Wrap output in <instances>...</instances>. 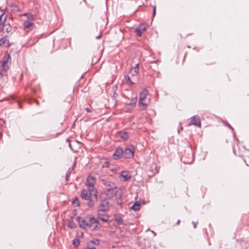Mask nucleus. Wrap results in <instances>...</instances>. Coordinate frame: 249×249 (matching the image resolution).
<instances>
[{
  "label": "nucleus",
  "mask_w": 249,
  "mask_h": 249,
  "mask_svg": "<svg viewBox=\"0 0 249 249\" xmlns=\"http://www.w3.org/2000/svg\"><path fill=\"white\" fill-rule=\"evenodd\" d=\"M96 181L95 178L89 176L86 179V185L89 188V192L92 195V201L95 199V194H97V189L94 187Z\"/></svg>",
  "instance_id": "nucleus-1"
},
{
  "label": "nucleus",
  "mask_w": 249,
  "mask_h": 249,
  "mask_svg": "<svg viewBox=\"0 0 249 249\" xmlns=\"http://www.w3.org/2000/svg\"><path fill=\"white\" fill-rule=\"evenodd\" d=\"M148 93V91L145 89H143L140 93L138 105L141 110L145 109L148 106V101L146 100Z\"/></svg>",
  "instance_id": "nucleus-2"
},
{
  "label": "nucleus",
  "mask_w": 249,
  "mask_h": 249,
  "mask_svg": "<svg viewBox=\"0 0 249 249\" xmlns=\"http://www.w3.org/2000/svg\"><path fill=\"white\" fill-rule=\"evenodd\" d=\"M88 192L89 190L87 191L85 189H83L81 192L80 196L83 199L89 200L87 204L89 207L92 208L94 206L95 202L97 200V194H95V199L92 201V198L91 197L92 195L89 193V194Z\"/></svg>",
  "instance_id": "nucleus-3"
},
{
  "label": "nucleus",
  "mask_w": 249,
  "mask_h": 249,
  "mask_svg": "<svg viewBox=\"0 0 249 249\" xmlns=\"http://www.w3.org/2000/svg\"><path fill=\"white\" fill-rule=\"evenodd\" d=\"M89 228L91 231H98L100 229V222L98 219L93 216L89 218Z\"/></svg>",
  "instance_id": "nucleus-4"
},
{
  "label": "nucleus",
  "mask_w": 249,
  "mask_h": 249,
  "mask_svg": "<svg viewBox=\"0 0 249 249\" xmlns=\"http://www.w3.org/2000/svg\"><path fill=\"white\" fill-rule=\"evenodd\" d=\"M106 192L105 193L106 195V198L110 199L114 197L117 194V188L115 187L106 188Z\"/></svg>",
  "instance_id": "nucleus-5"
},
{
  "label": "nucleus",
  "mask_w": 249,
  "mask_h": 249,
  "mask_svg": "<svg viewBox=\"0 0 249 249\" xmlns=\"http://www.w3.org/2000/svg\"><path fill=\"white\" fill-rule=\"evenodd\" d=\"M77 220L79 224V226L83 229H86L87 228H89V218L87 219H83L80 217H76Z\"/></svg>",
  "instance_id": "nucleus-6"
},
{
  "label": "nucleus",
  "mask_w": 249,
  "mask_h": 249,
  "mask_svg": "<svg viewBox=\"0 0 249 249\" xmlns=\"http://www.w3.org/2000/svg\"><path fill=\"white\" fill-rule=\"evenodd\" d=\"M194 125L197 127H201V122L200 117L198 116H194L191 118V122L188 126Z\"/></svg>",
  "instance_id": "nucleus-7"
},
{
  "label": "nucleus",
  "mask_w": 249,
  "mask_h": 249,
  "mask_svg": "<svg viewBox=\"0 0 249 249\" xmlns=\"http://www.w3.org/2000/svg\"><path fill=\"white\" fill-rule=\"evenodd\" d=\"M10 58V55L9 53H6L2 58L1 61V67L3 70L6 71L8 69V66L7 63L8 60Z\"/></svg>",
  "instance_id": "nucleus-8"
},
{
  "label": "nucleus",
  "mask_w": 249,
  "mask_h": 249,
  "mask_svg": "<svg viewBox=\"0 0 249 249\" xmlns=\"http://www.w3.org/2000/svg\"><path fill=\"white\" fill-rule=\"evenodd\" d=\"M122 156H123V149L120 147L116 148L113 155V158L115 160H117L121 158Z\"/></svg>",
  "instance_id": "nucleus-9"
},
{
  "label": "nucleus",
  "mask_w": 249,
  "mask_h": 249,
  "mask_svg": "<svg viewBox=\"0 0 249 249\" xmlns=\"http://www.w3.org/2000/svg\"><path fill=\"white\" fill-rule=\"evenodd\" d=\"M108 203L106 200L102 201L99 205L98 212H106L108 209Z\"/></svg>",
  "instance_id": "nucleus-10"
},
{
  "label": "nucleus",
  "mask_w": 249,
  "mask_h": 249,
  "mask_svg": "<svg viewBox=\"0 0 249 249\" xmlns=\"http://www.w3.org/2000/svg\"><path fill=\"white\" fill-rule=\"evenodd\" d=\"M123 156L125 158H131L134 156V152L130 148H126L123 151Z\"/></svg>",
  "instance_id": "nucleus-11"
},
{
  "label": "nucleus",
  "mask_w": 249,
  "mask_h": 249,
  "mask_svg": "<svg viewBox=\"0 0 249 249\" xmlns=\"http://www.w3.org/2000/svg\"><path fill=\"white\" fill-rule=\"evenodd\" d=\"M137 102V97L136 96L131 99V102L129 103L126 105L125 108L127 110L133 108L135 106Z\"/></svg>",
  "instance_id": "nucleus-12"
},
{
  "label": "nucleus",
  "mask_w": 249,
  "mask_h": 249,
  "mask_svg": "<svg viewBox=\"0 0 249 249\" xmlns=\"http://www.w3.org/2000/svg\"><path fill=\"white\" fill-rule=\"evenodd\" d=\"M6 19V17H4V14L0 16V31L2 32L4 30V23Z\"/></svg>",
  "instance_id": "nucleus-13"
},
{
  "label": "nucleus",
  "mask_w": 249,
  "mask_h": 249,
  "mask_svg": "<svg viewBox=\"0 0 249 249\" xmlns=\"http://www.w3.org/2000/svg\"><path fill=\"white\" fill-rule=\"evenodd\" d=\"M124 79L126 81V83L129 86H132L135 84V83L133 81L134 78L133 77L132 79L128 75H125L124 76Z\"/></svg>",
  "instance_id": "nucleus-14"
},
{
  "label": "nucleus",
  "mask_w": 249,
  "mask_h": 249,
  "mask_svg": "<svg viewBox=\"0 0 249 249\" xmlns=\"http://www.w3.org/2000/svg\"><path fill=\"white\" fill-rule=\"evenodd\" d=\"M98 218L102 221L104 222H107L109 220V216L108 215L105 213H98Z\"/></svg>",
  "instance_id": "nucleus-15"
},
{
  "label": "nucleus",
  "mask_w": 249,
  "mask_h": 249,
  "mask_svg": "<svg viewBox=\"0 0 249 249\" xmlns=\"http://www.w3.org/2000/svg\"><path fill=\"white\" fill-rule=\"evenodd\" d=\"M24 26L25 28H28L31 30L33 29L35 27V25L29 21H25L24 22Z\"/></svg>",
  "instance_id": "nucleus-16"
},
{
  "label": "nucleus",
  "mask_w": 249,
  "mask_h": 249,
  "mask_svg": "<svg viewBox=\"0 0 249 249\" xmlns=\"http://www.w3.org/2000/svg\"><path fill=\"white\" fill-rule=\"evenodd\" d=\"M101 181L102 184H104L105 186H107V187H109V188L115 187L114 183H113L110 181L107 180L106 179H102Z\"/></svg>",
  "instance_id": "nucleus-17"
},
{
  "label": "nucleus",
  "mask_w": 249,
  "mask_h": 249,
  "mask_svg": "<svg viewBox=\"0 0 249 249\" xmlns=\"http://www.w3.org/2000/svg\"><path fill=\"white\" fill-rule=\"evenodd\" d=\"M120 178H122L124 181H126L131 178V176L128 174H121L119 176Z\"/></svg>",
  "instance_id": "nucleus-18"
},
{
  "label": "nucleus",
  "mask_w": 249,
  "mask_h": 249,
  "mask_svg": "<svg viewBox=\"0 0 249 249\" xmlns=\"http://www.w3.org/2000/svg\"><path fill=\"white\" fill-rule=\"evenodd\" d=\"M23 16H25L29 20H34L35 19V16L31 14L30 13H25L23 14Z\"/></svg>",
  "instance_id": "nucleus-19"
},
{
  "label": "nucleus",
  "mask_w": 249,
  "mask_h": 249,
  "mask_svg": "<svg viewBox=\"0 0 249 249\" xmlns=\"http://www.w3.org/2000/svg\"><path fill=\"white\" fill-rule=\"evenodd\" d=\"M131 209L135 211H137L140 209V204L138 202H135L131 207Z\"/></svg>",
  "instance_id": "nucleus-20"
},
{
  "label": "nucleus",
  "mask_w": 249,
  "mask_h": 249,
  "mask_svg": "<svg viewBox=\"0 0 249 249\" xmlns=\"http://www.w3.org/2000/svg\"><path fill=\"white\" fill-rule=\"evenodd\" d=\"M119 136L121 137V138L124 140H126L128 138V134L126 132L123 133L119 132Z\"/></svg>",
  "instance_id": "nucleus-21"
},
{
  "label": "nucleus",
  "mask_w": 249,
  "mask_h": 249,
  "mask_svg": "<svg viewBox=\"0 0 249 249\" xmlns=\"http://www.w3.org/2000/svg\"><path fill=\"white\" fill-rule=\"evenodd\" d=\"M6 42H9V40L7 39V37H3L0 39V46L5 44Z\"/></svg>",
  "instance_id": "nucleus-22"
},
{
  "label": "nucleus",
  "mask_w": 249,
  "mask_h": 249,
  "mask_svg": "<svg viewBox=\"0 0 249 249\" xmlns=\"http://www.w3.org/2000/svg\"><path fill=\"white\" fill-rule=\"evenodd\" d=\"M115 220L118 225H120L123 224V219L119 216H116L115 217Z\"/></svg>",
  "instance_id": "nucleus-23"
},
{
  "label": "nucleus",
  "mask_w": 249,
  "mask_h": 249,
  "mask_svg": "<svg viewBox=\"0 0 249 249\" xmlns=\"http://www.w3.org/2000/svg\"><path fill=\"white\" fill-rule=\"evenodd\" d=\"M68 226L71 229H73L76 228V224L73 221L71 220L69 222Z\"/></svg>",
  "instance_id": "nucleus-24"
},
{
  "label": "nucleus",
  "mask_w": 249,
  "mask_h": 249,
  "mask_svg": "<svg viewBox=\"0 0 249 249\" xmlns=\"http://www.w3.org/2000/svg\"><path fill=\"white\" fill-rule=\"evenodd\" d=\"M73 245L75 247H77L80 245L79 240L78 239H75L72 241Z\"/></svg>",
  "instance_id": "nucleus-25"
},
{
  "label": "nucleus",
  "mask_w": 249,
  "mask_h": 249,
  "mask_svg": "<svg viewBox=\"0 0 249 249\" xmlns=\"http://www.w3.org/2000/svg\"><path fill=\"white\" fill-rule=\"evenodd\" d=\"M89 243L98 245L100 244V240L99 239H94L91 240Z\"/></svg>",
  "instance_id": "nucleus-26"
},
{
  "label": "nucleus",
  "mask_w": 249,
  "mask_h": 249,
  "mask_svg": "<svg viewBox=\"0 0 249 249\" xmlns=\"http://www.w3.org/2000/svg\"><path fill=\"white\" fill-rule=\"evenodd\" d=\"M139 64H136L135 67L133 68V69H134L135 74H137L139 72Z\"/></svg>",
  "instance_id": "nucleus-27"
},
{
  "label": "nucleus",
  "mask_w": 249,
  "mask_h": 249,
  "mask_svg": "<svg viewBox=\"0 0 249 249\" xmlns=\"http://www.w3.org/2000/svg\"><path fill=\"white\" fill-rule=\"evenodd\" d=\"M142 32L146 30V27L144 25L141 24L138 28Z\"/></svg>",
  "instance_id": "nucleus-28"
},
{
  "label": "nucleus",
  "mask_w": 249,
  "mask_h": 249,
  "mask_svg": "<svg viewBox=\"0 0 249 249\" xmlns=\"http://www.w3.org/2000/svg\"><path fill=\"white\" fill-rule=\"evenodd\" d=\"M135 32L138 36H142V32L140 31L138 28L135 30Z\"/></svg>",
  "instance_id": "nucleus-29"
},
{
  "label": "nucleus",
  "mask_w": 249,
  "mask_h": 249,
  "mask_svg": "<svg viewBox=\"0 0 249 249\" xmlns=\"http://www.w3.org/2000/svg\"><path fill=\"white\" fill-rule=\"evenodd\" d=\"M12 28L10 26H9L6 28V31L7 33H10L12 32Z\"/></svg>",
  "instance_id": "nucleus-30"
},
{
  "label": "nucleus",
  "mask_w": 249,
  "mask_h": 249,
  "mask_svg": "<svg viewBox=\"0 0 249 249\" xmlns=\"http://www.w3.org/2000/svg\"><path fill=\"white\" fill-rule=\"evenodd\" d=\"M72 203L73 204H77L78 206L79 205V200L77 197L73 200Z\"/></svg>",
  "instance_id": "nucleus-31"
},
{
  "label": "nucleus",
  "mask_w": 249,
  "mask_h": 249,
  "mask_svg": "<svg viewBox=\"0 0 249 249\" xmlns=\"http://www.w3.org/2000/svg\"><path fill=\"white\" fill-rule=\"evenodd\" d=\"M130 74L132 75V77L134 78L135 76H136L137 74H135L134 73V69H132L130 71Z\"/></svg>",
  "instance_id": "nucleus-32"
},
{
  "label": "nucleus",
  "mask_w": 249,
  "mask_h": 249,
  "mask_svg": "<svg viewBox=\"0 0 249 249\" xmlns=\"http://www.w3.org/2000/svg\"><path fill=\"white\" fill-rule=\"evenodd\" d=\"M87 249H96L95 247H91L90 243H89L87 245Z\"/></svg>",
  "instance_id": "nucleus-33"
},
{
  "label": "nucleus",
  "mask_w": 249,
  "mask_h": 249,
  "mask_svg": "<svg viewBox=\"0 0 249 249\" xmlns=\"http://www.w3.org/2000/svg\"><path fill=\"white\" fill-rule=\"evenodd\" d=\"M109 164V162L108 161H106L104 163V164L103 165V167H107L108 165Z\"/></svg>",
  "instance_id": "nucleus-34"
},
{
  "label": "nucleus",
  "mask_w": 249,
  "mask_h": 249,
  "mask_svg": "<svg viewBox=\"0 0 249 249\" xmlns=\"http://www.w3.org/2000/svg\"><path fill=\"white\" fill-rule=\"evenodd\" d=\"M156 6H155L154 7V8H153V16H155V14H156Z\"/></svg>",
  "instance_id": "nucleus-35"
},
{
  "label": "nucleus",
  "mask_w": 249,
  "mask_h": 249,
  "mask_svg": "<svg viewBox=\"0 0 249 249\" xmlns=\"http://www.w3.org/2000/svg\"><path fill=\"white\" fill-rule=\"evenodd\" d=\"M70 173L71 172H69V173H67L66 175V179L67 180L70 175Z\"/></svg>",
  "instance_id": "nucleus-36"
},
{
  "label": "nucleus",
  "mask_w": 249,
  "mask_h": 249,
  "mask_svg": "<svg viewBox=\"0 0 249 249\" xmlns=\"http://www.w3.org/2000/svg\"><path fill=\"white\" fill-rule=\"evenodd\" d=\"M192 223L193 224L194 228H196V223L194 222H193Z\"/></svg>",
  "instance_id": "nucleus-37"
},
{
  "label": "nucleus",
  "mask_w": 249,
  "mask_h": 249,
  "mask_svg": "<svg viewBox=\"0 0 249 249\" xmlns=\"http://www.w3.org/2000/svg\"><path fill=\"white\" fill-rule=\"evenodd\" d=\"M226 125L228 126L229 128H231L232 129H233L232 127L230 125V124H229L227 123L226 124Z\"/></svg>",
  "instance_id": "nucleus-38"
},
{
  "label": "nucleus",
  "mask_w": 249,
  "mask_h": 249,
  "mask_svg": "<svg viewBox=\"0 0 249 249\" xmlns=\"http://www.w3.org/2000/svg\"><path fill=\"white\" fill-rule=\"evenodd\" d=\"M86 110H87V111L88 112H90V111H91L90 109L89 108H86Z\"/></svg>",
  "instance_id": "nucleus-39"
},
{
  "label": "nucleus",
  "mask_w": 249,
  "mask_h": 249,
  "mask_svg": "<svg viewBox=\"0 0 249 249\" xmlns=\"http://www.w3.org/2000/svg\"><path fill=\"white\" fill-rule=\"evenodd\" d=\"M180 223V220H178L177 222V225H179Z\"/></svg>",
  "instance_id": "nucleus-40"
},
{
  "label": "nucleus",
  "mask_w": 249,
  "mask_h": 249,
  "mask_svg": "<svg viewBox=\"0 0 249 249\" xmlns=\"http://www.w3.org/2000/svg\"><path fill=\"white\" fill-rule=\"evenodd\" d=\"M184 162H186L187 163H191V161H186L184 160Z\"/></svg>",
  "instance_id": "nucleus-41"
},
{
  "label": "nucleus",
  "mask_w": 249,
  "mask_h": 249,
  "mask_svg": "<svg viewBox=\"0 0 249 249\" xmlns=\"http://www.w3.org/2000/svg\"><path fill=\"white\" fill-rule=\"evenodd\" d=\"M35 102H36V104H37V105H39V104L37 100H35Z\"/></svg>",
  "instance_id": "nucleus-42"
},
{
  "label": "nucleus",
  "mask_w": 249,
  "mask_h": 249,
  "mask_svg": "<svg viewBox=\"0 0 249 249\" xmlns=\"http://www.w3.org/2000/svg\"><path fill=\"white\" fill-rule=\"evenodd\" d=\"M100 37H101L100 36H98L96 37V38L98 39V38H100Z\"/></svg>",
  "instance_id": "nucleus-43"
},
{
  "label": "nucleus",
  "mask_w": 249,
  "mask_h": 249,
  "mask_svg": "<svg viewBox=\"0 0 249 249\" xmlns=\"http://www.w3.org/2000/svg\"><path fill=\"white\" fill-rule=\"evenodd\" d=\"M73 167H72V168H71V169H70V168L69 170H73Z\"/></svg>",
  "instance_id": "nucleus-44"
},
{
  "label": "nucleus",
  "mask_w": 249,
  "mask_h": 249,
  "mask_svg": "<svg viewBox=\"0 0 249 249\" xmlns=\"http://www.w3.org/2000/svg\"><path fill=\"white\" fill-rule=\"evenodd\" d=\"M118 204H121L120 201H119V202H118Z\"/></svg>",
  "instance_id": "nucleus-45"
},
{
  "label": "nucleus",
  "mask_w": 249,
  "mask_h": 249,
  "mask_svg": "<svg viewBox=\"0 0 249 249\" xmlns=\"http://www.w3.org/2000/svg\"><path fill=\"white\" fill-rule=\"evenodd\" d=\"M118 204H121L120 201H119V202H118Z\"/></svg>",
  "instance_id": "nucleus-46"
},
{
  "label": "nucleus",
  "mask_w": 249,
  "mask_h": 249,
  "mask_svg": "<svg viewBox=\"0 0 249 249\" xmlns=\"http://www.w3.org/2000/svg\"><path fill=\"white\" fill-rule=\"evenodd\" d=\"M69 146L71 148V144L70 143L69 144Z\"/></svg>",
  "instance_id": "nucleus-47"
},
{
  "label": "nucleus",
  "mask_w": 249,
  "mask_h": 249,
  "mask_svg": "<svg viewBox=\"0 0 249 249\" xmlns=\"http://www.w3.org/2000/svg\"><path fill=\"white\" fill-rule=\"evenodd\" d=\"M111 171H112V172H113V171H114V170H113V169H112V170H111Z\"/></svg>",
  "instance_id": "nucleus-48"
}]
</instances>
